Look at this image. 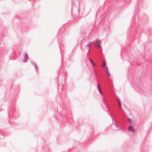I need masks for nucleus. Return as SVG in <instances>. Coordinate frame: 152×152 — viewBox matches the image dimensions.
Instances as JSON below:
<instances>
[{
  "label": "nucleus",
  "mask_w": 152,
  "mask_h": 152,
  "mask_svg": "<svg viewBox=\"0 0 152 152\" xmlns=\"http://www.w3.org/2000/svg\"><path fill=\"white\" fill-rule=\"evenodd\" d=\"M128 121L129 122V123H130L131 124H132V121H131V119L129 118H128Z\"/></svg>",
  "instance_id": "0eeeda50"
},
{
  "label": "nucleus",
  "mask_w": 152,
  "mask_h": 152,
  "mask_svg": "<svg viewBox=\"0 0 152 152\" xmlns=\"http://www.w3.org/2000/svg\"><path fill=\"white\" fill-rule=\"evenodd\" d=\"M98 89H99V92H100V93L101 94H102V93L101 91V89L100 88V86H99V85H98Z\"/></svg>",
  "instance_id": "39448f33"
},
{
  "label": "nucleus",
  "mask_w": 152,
  "mask_h": 152,
  "mask_svg": "<svg viewBox=\"0 0 152 152\" xmlns=\"http://www.w3.org/2000/svg\"><path fill=\"white\" fill-rule=\"evenodd\" d=\"M106 74L108 76H110V74L109 71H108L107 68L106 67Z\"/></svg>",
  "instance_id": "7ed1b4c3"
},
{
  "label": "nucleus",
  "mask_w": 152,
  "mask_h": 152,
  "mask_svg": "<svg viewBox=\"0 0 152 152\" xmlns=\"http://www.w3.org/2000/svg\"><path fill=\"white\" fill-rule=\"evenodd\" d=\"M105 66H106L105 62L104 61H103V64L102 65V66L104 68Z\"/></svg>",
  "instance_id": "20e7f679"
},
{
  "label": "nucleus",
  "mask_w": 152,
  "mask_h": 152,
  "mask_svg": "<svg viewBox=\"0 0 152 152\" xmlns=\"http://www.w3.org/2000/svg\"><path fill=\"white\" fill-rule=\"evenodd\" d=\"M90 61L92 63V62H93V61H92V60H91V58H90Z\"/></svg>",
  "instance_id": "1a4fd4ad"
},
{
  "label": "nucleus",
  "mask_w": 152,
  "mask_h": 152,
  "mask_svg": "<svg viewBox=\"0 0 152 152\" xmlns=\"http://www.w3.org/2000/svg\"><path fill=\"white\" fill-rule=\"evenodd\" d=\"M92 64L93 66H95L96 64L93 62H92Z\"/></svg>",
  "instance_id": "6e6552de"
},
{
  "label": "nucleus",
  "mask_w": 152,
  "mask_h": 152,
  "mask_svg": "<svg viewBox=\"0 0 152 152\" xmlns=\"http://www.w3.org/2000/svg\"><path fill=\"white\" fill-rule=\"evenodd\" d=\"M118 104H119V107H120V109H121V104L120 101H119V99H118Z\"/></svg>",
  "instance_id": "423d86ee"
},
{
  "label": "nucleus",
  "mask_w": 152,
  "mask_h": 152,
  "mask_svg": "<svg viewBox=\"0 0 152 152\" xmlns=\"http://www.w3.org/2000/svg\"><path fill=\"white\" fill-rule=\"evenodd\" d=\"M128 130L130 131H132V132H134V129L131 126H130L129 127Z\"/></svg>",
  "instance_id": "f03ea898"
},
{
  "label": "nucleus",
  "mask_w": 152,
  "mask_h": 152,
  "mask_svg": "<svg viewBox=\"0 0 152 152\" xmlns=\"http://www.w3.org/2000/svg\"><path fill=\"white\" fill-rule=\"evenodd\" d=\"M96 42L97 43L98 47L99 48H100L101 47V46L100 45V44L101 42V40L99 39H97L96 40Z\"/></svg>",
  "instance_id": "f257e3e1"
}]
</instances>
